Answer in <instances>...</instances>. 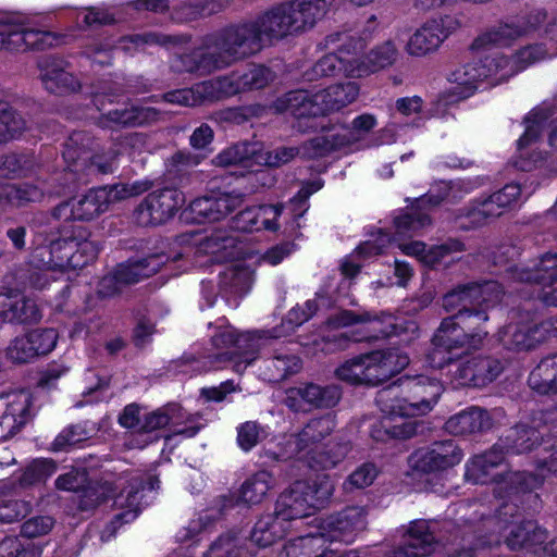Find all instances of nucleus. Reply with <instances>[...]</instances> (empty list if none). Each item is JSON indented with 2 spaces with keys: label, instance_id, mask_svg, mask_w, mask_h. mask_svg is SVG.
<instances>
[{
  "label": "nucleus",
  "instance_id": "obj_1",
  "mask_svg": "<svg viewBox=\"0 0 557 557\" xmlns=\"http://www.w3.org/2000/svg\"><path fill=\"white\" fill-rule=\"evenodd\" d=\"M284 5L265 12L255 23L225 28L208 39L205 47L186 57L184 63L189 72L210 73L244 59L261 47L262 40H272L290 35V21L285 18Z\"/></svg>",
  "mask_w": 557,
  "mask_h": 557
},
{
  "label": "nucleus",
  "instance_id": "obj_2",
  "mask_svg": "<svg viewBox=\"0 0 557 557\" xmlns=\"http://www.w3.org/2000/svg\"><path fill=\"white\" fill-rule=\"evenodd\" d=\"M268 333H237L227 325L221 326L212 336L215 351L206 356L209 366L206 370L219 369L232 361L233 368L240 373L261 356L264 363V380L276 382L295 374L301 369V360L284 347H277Z\"/></svg>",
  "mask_w": 557,
  "mask_h": 557
},
{
  "label": "nucleus",
  "instance_id": "obj_3",
  "mask_svg": "<svg viewBox=\"0 0 557 557\" xmlns=\"http://www.w3.org/2000/svg\"><path fill=\"white\" fill-rule=\"evenodd\" d=\"M400 386L405 394L403 397L398 396L396 386H388L377 394L376 403L385 417L380 425L372 430V437L376 441L412 436L416 433V424L401 419L430 412L443 392L440 380L429 374L401 379Z\"/></svg>",
  "mask_w": 557,
  "mask_h": 557
},
{
  "label": "nucleus",
  "instance_id": "obj_4",
  "mask_svg": "<svg viewBox=\"0 0 557 557\" xmlns=\"http://www.w3.org/2000/svg\"><path fill=\"white\" fill-rule=\"evenodd\" d=\"M334 485L329 475H318L312 483L297 481L283 493L275 506L274 515L262 517L251 532V541L267 547L281 539L288 522L310 516L322 507L333 494Z\"/></svg>",
  "mask_w": 557,
  "mask_h": 557
},
{
  "label": "nucleus",
  "instance_id": "obj_5",
  "mask_svg": "<svg viewBox=\"0 0 557 557\" xmlns=\"http://www.w3.org/2000/svg\"><path fill=\"white\" fill-rule=\"evenodd\" d=\"M543 450H553V453L549 456V461L544 457L543 465L539 467L541 478L531 474L527 476L524 473L518 472L504 475L506 465L504 463L503 447L499 445L469 460L466 465L465 476L475 484L496 483L495 492L499 497L503 496V492L508 493L511 490H533L541 485L545 470L557 473V442L549 444V440L545 441Z\"/></svg>",
  "mask_w": 557,
  "mask_h": 557
},
{
  "label": "nucleus",
  "instance_id": "obj_6",
  "mask_svg": "<svg viewBox=\"0 0 557 557\" xmlns=\"http://www.w3.org/2000/svg\"><path fill=\"white\" fill-rule=\"evenodd\" d=\"M487 321L484 311L475 314L456 313L442 321L433 337V350L428 355L430 367L435 370L449 364L453 358L481 347L487 332L480 326Z\"/></svg>",
  "mask_w": 557,
  "mask_h": 557
},
{
  "label": "nucleus",
  "instance_id": "obj_7",
  "mask_svg": "<svg viewBox=\"0 0 557 557\" xmlns=\"http://www.w3.org/2000/svg\"><path fill=\"white\" fill-rule=\"evenodd\" d=\"M364 527V510L359 507L347 508L318 524L315 533L290 541L280 557H334L335 550L326 547V542L350 543Z\"/></svg>",
  "mask_w": 557,
  "mask_h": 557
},
{
  "label": "nucleus",
  "instance_id": "obj_8",
  "mask_svg": "<svg viewBox=\"0 0 557 557\" xmlns=\"http://www.w3.org/2000/svg\"><path fill=\"white\" fill-rule=\"evenodd\" d=\"M89 236L90 233L79 226L71 235L52 240L47 247L36 248L34 258H38L46 269L33 277L34 287L45 288L52 269H81L92 262L99 252V246Z\"/></svg>",
  "mask_w": 557,
  "mask_h": 557
},
{
  "label": "nucleus",
  "instance_id": "obj_9",
  "mask_svg": "<svg viewBox=\"0 0 557 557\" xmlns=\"http://www.w3.org/2000/svg\"><path fill=\"white\" fill-rule=\"evenodd\" d=\"M359 96L355 82L339 83L309 94L305 90L290 91L274 102L277 112H289L296 117L325 115L349 106Z\"/></svg>",
  "mask_w": 557,
  "mask_h": 557
},
{
  "label": "nucleus",
  "instance_id": "obj_10",
  "mask_svg": "<svg viewBox=\"0 0 557 557\" xmlns=\"http://www.w3.org/2000/svg\"><path fill=\"white\" fill-rule=\"evenodd\" d=\"M409 357L398 349L377 350L352 357L335 369V376L350 385H377L399 373Z\"/></svg>",
  "mask_w": 557,
  "mask_h": 557
},
{
  "label": "nucleus",
  "instance_id": "obj_11",
  "mask_svg": "<svg viewBox=\"0 0 557 557\" xmlns=\"http://www.w3.org/2000/svg\"><path fill=\"white\" fill-rule=\"evenodd\" d=\"M150 188L147 182H134L132 184H117L88 190L79 198L61 203L53 210V215L59 220L90 221L103 212L110 205L140 195Z\"/></svg>",
  "mask_w": 557,
  "mask_h": 557
},
{
  "label": "nucleus",
  "instance_id": "obj_12",
  "mask_svg": "<svg viewBox=\"0 0 557 557\" xmlns=\"http://www.w3.org/2000/svg\"><path fill=\"white\" fill-rule=\"evenodd\" d=\"M62 156L67 169L73 172L107 174L115 170L119 151L98 150L87 135L74 133L66 141Z\"/></svg>",
  "mask_w": 557,
  "mask_h": 557
},
{
  "label": "nucleus",
  "instance_id": "obj_13",
  "mask_svg": "<svg viewBox=\"0 0 557 557\" xmlns=\"http://www.w3.org/2000/svg\"><path fill=\"white\" fill-rule=\"evenodd\" d=\"M460 26L459 18L454 15H441L426 20L410 35L405 50L416 58L432 54Z\"/></svg>",
  "mask_w": 557,
  "mask_h": 557
},
{
  "label": "nucleus",
  "instance_id": "obj_14",
  "mask_svg": "<svg viewBox=\"0 0 557 557\" xmlns=\"http://www.w3.org/2000/svg\"><path fill=\"white\" fill-rule=\"evenodd\" d=\"M351 325H358L351 334V339L355 342L400 334L399 326L393 315L371 318L369 314L356 315L350 311H341L332 315L326 322L325 330L332 332Z\"/></svg>",
  "mask_w": 557,
  "mask_h": 557
},
{
  "label": "nucleus",
  "instance_id": "obj_15",
  "mask_svg": "<svg viewBox=\"0 0 557 557\" xmlns=\"http://www.w3.org/2000/svg\"><path fill=\"white\" fill-rule=\"evenodd\" d=\"M238 94L235 76H222L196 84L191 88H184L168 92L164 100L170 103L193 107L203 102L216 101Z\"/></svg>",
  "mask_w": 557,
  "mask_h": 557
},
{
  "label": "nucleus",
  "instance_id": "obj_16",
  "mask_svg": "<svg viewBox=\"0 0 557 557\" xmlns=\"http://www.w3.org/2000/svg\"><path fill=\"white\" fill-rule=\"evenodd\" d=\"M492 53L486 54L478 62H471L458 66L448 76L451 84V101L470 97L478 88V83L483 79H492L500 83Z\"/></svg>",
  "mask_w": 557,
  "mask_h": 557
},
{
  "label": "nucleus",
  "instance_id": "obj_17",
  "mask_svg": "<svg viewBox=\"0 0 557 557\" xmlns=\"http://www.w3.org/2000/svg\"><path fill=\"white\" fill-rule=\"evenodd\" d=\"M557 337V320L537 322L523 320L509 323L499 332V341L508 349L527 350L535 347L547 337Z\"/></svg>",
  "mask_w": 557,
  "mask_h": 557
},
{
  "label": "nucleus",
  "instance_id": "obj_18",
  "mask_svg": "<svg viewBox=\"0 0 557 557\" xmlns=\"http://www.w3.org/2000/svg\"><path fill=\"white\" fill-rule=\"evenodd\" d=\"M185 201L184 194L175 188L152 191L138 206L136 221L144 226L162 224L170 220Z\"/></svg>",
  "mask_w": 557,
  "mask_h": 557
},
{
  "label": "nucleus",
  "instance_id": "obj_19",
  "mask_svg": "<svg viewBox=\"0 0 557 557\" xmlns=\"http://www.w3.org/2000/svg\"><path fill=\"white\" fill-rule=\"evenodd\" d=\"M341 42L338 53H329L322 57L312 67L309 79L335 76L344 73L346 76V67L355 64V55L363 49V42L355 39L346 34H333L326 38L327 45H336Z\"/></svg>",
  "mask_w": 557,
  "mask_h": 557
},
{
  "label": "nucleus",
  "instance_id": "obj_20",
  "mask_svg": "<svg viewBox=\"0 0 557 557\" xmlns=\"http://www.w3.org/2000/svg\"><path fill=\"white\" fill-rule=\"evenodd\" d=\"M161 264L162 260L159 256L120 264L111 274L102 277L98 292L103 297L114 296L127 285L154 274Z\"/></svg>",
  "mask_w": 557,
  "mask_h": 557
},
{
  "label": "nucleus",
  "instance_id": "obj_21",
  "mask_svg": "<svg viewBox=\"0 0 557 557\" xmlns=\"http://www.w3.org/2000/svg\"><path fill=\"white\" fill-rule=\"evenodd\" d=\"M58 338L54 329L33 330L14 337L7 348V356L13 362H30L50 354L55 348Z\"/></svg>",
  "mask_w": 557,
  "mask_h": 557
},
{
  "label": "nucleus",
  "instance_id": "obj_22",
  "mask_svg": "<svg viewBox=\"0 0 557 557\" xmlns=\"http://www.w3.org/2000/svg\"><path fill=\"white\" fill-rule=\"evenodd\" d=\"M502 363L492 358L471 356L451 364L449 373L456 386H484L502 372Z\"/></svg>",
  "mask_w": 557,
  "mask_h": 557
},
{
  "label": "nucleus",
  "instance_id": "obj_23",
  "mask_svg": "<svg viewBox=\"0 0 557 557\" xmlns=\"http://www.w3.org/2000/svg\"><path fill=\"white\" fill-rule=\"evenodd\" d=\"M342 143H336L330 136H317L300 149L295 147H280L274 150L263 151L260 144V150L257 152L256 165H267L277 168L300 154L305 158H317L333 150Z\"/></svg>",
  "mask_w": 557,
  "mask_h": 557
},
{
  "label": "nucleus",
  "instance_id": "obj_24",
  "mask_svg": "<svg viewBox=\"0 0 557 557\" xmlns=\"http://www.w3.org/2000/svg\"><path fill=\"white\" fill-rule=\"evenodd\" d=\"M414 458V465L419 470L438 472L459 465L463 453L453 441H444L434 443L425 450L418 451Z\"/></svg>",
  "mask_w": 557,
  "mask_h": 557
},
{
  "label": "nucleus",
  "instance_id": "obj_25",
  "mask_svg": "<svg viewBox=\"0 0 557 557\" xmlns=\"http://www.w3.org/2000/svg\"><path fill=\"white\" fill-rule=\"evenodd\" d=\"M334 0H294L284 3L286 20L290 21V35L311 28L317 21L321 20Z\"/></svg>",
  "mask_w": 557,
  "mask_h": 557
},
{
  "label": "nucleus",
  "instance_id": "obj_26",
  "mask_svg": "<svg viewBox=\"0 0 557 557\" xmlns=\"http://www.w3.org/2000/svg\"><path fill=\"white\" fill-rule=\"evenodd\" d=\"M491 53L502 82L536 62L545 60L549 55L548 50L543 45L525 46L510 58L500 51H493Z\"/></svg>",
  "mask_w": 557,
  "mask_h": 557
},
{
  "label": "nucleus",
  "instance_id": "obj_27",
  "mask_svg": "<svg viewBox=\"0 0 557 557\" xmlns=\"http://www.w3.org/2000/svg\"><path fill=\"white\" fill-rule=\"evenodd\" d=\"M5 30L3 49L9 51H25L27 49H44L53 45V36L47 32L34 30L25 27L20 21L5 16Z\"/></svg>",
  "mask_w": 557,
  "mask_h": 557
},
{
  "label": "nucleus",
  "instance_id": "obj_28",
  "mask_svg": "<svg viewBox=\"0 0 557 557\" xmlns=\"http://www.w3.org/2000/svg\"><path fill=\"white\" fill-rule=\"evenodd\" d=\"M243 199L239 195L220 194L218 196L195 199L189 205V211L197 223L215 222L224 219L240 207Z\"/></svg>",
  "mask_w": 557,
  "mask_h": 557
},
{
  "label": "nucleus",
  "instance_id": "obj_29",
  "mask_svg": "<svg viewBox=\"0 0 557 557\" xmlns=\"http://www.w3.org/2000/svg\"><path fill=\"white\" fill-rule=\"evenodd\" d=\"M33 398L28 391H17L7 396L5 410L0 417L2 437L16 434L32 418Z\"/></svg>",
  "mask_w": 557,
  "mask_h": 557
},
{
  "label": "nucleus",
  "instance_id": "obj_30",
  "mask_svg": "<svg viewBox=\"0 0 557 557\" xmlns=\"http://www.w3.org/2000/svg\"><path fill=\"white\" fill-rule=\"evenodd\" d=\"M282 213L281 206L267 205L252 207L240 211L233 219V227L240 232L271 231L278 228V218Z\"/></svg>",
  "mask_w": 557,
  "mask_h": 557
},
{
  "label": "nucleus",
  "instance_id": "obj_31",
  "mask_svg": "<svg viewBox=\"0 0 557 557\" xmlns=\"http://www.w3.org/2000/svg\"><path fill=\"white\" fill-rule=\"evenodd\" d=\"M397 54L395 44L392 40H386L374 47L362 60L355 55V64H349L346 67L347 75L348 77H364L379 72L391 66Z\"/></svg>",
  "mask_w": 557,
  "mask_h": 557
},
{
  "label": "nucleus",
  "instance_id": "obj_32",
  "mask_svg": "<svg viewBox=\"0 0 557 557\" xmlns=\"http://www.w3.org/2000/svg\"><path fill=\"white\" fill-rule=\"evenodd\" d=\"M139 488H144L141 486V482L138 479H133L129 483V490L127 491L126 495H124V491L119 495H115V487L113 488L111 484L106 483L98 488L88 490L85 497L90 498L92 495H97V499L101 496L102 500L108 497H114V505L126 509L121 515H119L116 519L122 520L123 522H131L137 517L140 510L141 497L139 495Z\"/></svg>",
  "mask_w": 557,
  "mask_h": 557
},
{
  "label": "nucleus",
  "instance_id": "obj_33",
  "mask_svg": "<svg viewBox=\"0 0 557 557\" xmlns=\"http://www.w3.org/2000/svg\"><path fill=\"white\" fill-rule=\"evenodd\" d=\"M546 120L547 114L543 109L533 110L524 120L525 131L517 143L518 159L516 161V166L522 171H530L542 159L540 153L529 158V148L539 138L542 126Z\"/></svg>",
  "mask_w": 557,
  "mask_h": 557
},
{
  "label": "nucleus",
  "instance_id": "obj_34",
  "mask_svg": "<svg viewBox=\"0 0 557 557\" xmlns=\"http://www.w3.org/2000/svg\"><path fill=\"white\" fill-rule=\"evenodd\" d=\"M198 252L210 257L213 262H224L238 258L242 249L235 236L223 230H215L199 244Z\"/></svg>",
  "mask_w": 557,
  "mask_h": 557
},
{
  "label": "nucleus",
  "instance_id": "obj_35",
  "mask_svg": "<svg viewBox=\"0 0 557 557\" xmlns=\"http://www.w3.org/2000/svg\"><path fill=\"white\" fill-rule=\"evenodd\" d=\"M435 540L426 521L419 520L410 524L399 557H424L434 550Z\"/></svg>",
  "mask_w": 557,
  "mask_h": 557
},
{
  "label": "nucleus",
  "instance_id": "obj_36",
  "mask_svg": "<svg viewBox=\"0 0 557 557\" xmlns=\"http://www.w3.org/2000/svg\"><path fill=\"white\" fill-rule=\"evenodd\" d=\"M545 18L543 13H537L532 21L523 22V24H504L483 34L478 39V44L482 46H507L516 38L527 35Z\"/></svg>",
  "mask_w": 557,
  "mask_h": 557
},
{
  "label": "nucleus",
  "instance_id": "obj_37",
  "mask_svg": "<svg viewBox=\"0 0 557 557\" xmlns=\"http://www.w3.org/2000/svg\"><path fill=\"white\" fill-rule=\"evenodd\" d=\"M512 278L520 282H534L542 286L557 280V253H547L534 261L530 267L512 271Z\"/></svg>",
  "mask_w": 557,
  "mask_h": 557
},
{
  "label": "nucleus",
  "instance_id": "obj_38",
  "mask_svg": "<svg viewBox=\"0 0 557 557\" xmlns=\"http://www.w3.org/2000/svg\"><path fill=\"white\" fill-rule=\"evenodd\" d=\"M445 426L455 435H463L488 430L492 420L485 410L473 407L450 417Z\"/></svg>",
  "mask_w": 557,
  "mask_h": 557
},
{
  "label": "nucleus",
  "instance_id": "obj_39",
  "mask_svg": "<svg viewBox=\"0 0 557 557\" xmlns=\"http://www.w3.org/2000/svg\"><path fill=\"white\" fill-rule=\"evenodd\" d=\"M182 408L177 405H170L159 408L149 413L143 414V423L140 424V434L146 435L144 445L158 438L154 434L157 431L165 428L169 424L174 426L178 425V420L182 418Z\"/></svg>",
  "mask_w": 557,
  "mask_h": 557
},
{
  "label": "nucleus",
  "instance_id": "obj_40",
  "mask_svg": "<svg viewBox=\"0 0 557 557\" xmlns=\"http://www.w3.org/2000/svg\"><path fill=\"white\" fill-rule=\"evenodd\" d=\"M547 539L546 532L539 528L533 521H527L522 524H512L506 535V544L510 549L533 548L541 546Z\"/></svg>",
  "mask_w": 557,
  "mask_h": 557
},
{
  "label": "nucleus",
  "instance_id": "obj_41",
  "mask_svg": "<svg viewBox=\"0 0 557 557\" xmlns=\"http://www.w3.org/2000/svg\"><path fill=\"white\" fill-rule=\"evenodd\" d=\"M158 112L148 107H132L129 109L108 112L100 121L102 127L137 126L157 119Z\"/></svg>",
  "mask_w": 557,
  "mask_h": 557
},
{
  "label": "nucleus",
  "instance_id": "obj_42",
  "mask_svg": "<svg viewBox=\"0 0 557 557\" xmlns=\"http://www.w3.org/2000/svg\"><path fill=\"white\" fill-rule=\"evenodd\" d=\"M260 150L259 143H242L227 147L221 151L213 163L218 166L240 165L245 169H252L256 165L257 152Z\"/></svg>",
  "mask_w": 557,
  "mask_h": 557
},
{
  "label": "nucleus",
  "instance_id": "obj_43",
  "mask_svg": "<svg viewBox=\"0 0 557 557\" xmlns=\"http://www.w3.org/2000/svg\"><path fill=\"white\" fill-rule=\"evenodd\" d=\"M40 76L45 88L52 94L62 95L79 88V83L73 74L55 62L42 65Z\"/></svg>",
  "mask_w": 557,
  "mask_h": 557
},
{
  "label": "nucleus",
  "instance_id": "obj_44",
  "mask_svg": "<svg viewBox=\"0 0 557 557\" xmlns=\"http://www.w3.org/2000/svg\"><path fill=\"white\" fill-rule=\"evenodd\" d=\"M333 429L334 421L331 417L311 420L298 435L292 436L290 445H294L295 448L290 450V454L306 450L329 435Z\"/></svg>",
  "mask_w": 557,
  "mask_h": 557
},
{
  "label": "nucleus",
  "instance_id": "obj_45",
  "mask_svg": "<svg viewBox=\"0 0 557 557\" xmlns=\"http://www.w3.org/2000/svg\"><path fill=\"white\" fill-rule=\"evenodd\" d=\"M532 389L542 393H557V354L543 358L529 375Z\"/></svg>",
  "mask_w": 557,
  "mask_h": 557
},
{
  "label": "nucleus",
  "instance_id": "obj_46",
  "mask_svg": "<svg viewBox=\"0 0 557 557\" xmlns=\"http://www.w3.org/2000/svg\"><path fill=\"white\" fill-rule=\"evenodd\" d=\"M398 248L407 256H413L426 265H435L441 262L451 250H461L459 243L434 246L426 249L422 242L399 243Z\"/></svg>",
  "mask_w": 557,
  "mask_h": 557
},
{
  "label": "nucleus",
  "instance_id": "obj_47",
  "mask_svg": "<svg viewBox=\"0 0 557 557\" xmlns=\"http://www.w3.org/2000/svg\"><path fill=\"white\" fill-rule=\"evenodd\" d=\"M272 474L268 471H259L248 478L242 485L240 499L250 505L259 504L274 486Z\"/></svg>",
  "mask_w": 557,
  "mask_h": 557
},
{
  "label": "nucleus",
  "instance_id": "obj_48",
  "mask_svg": "<svg viewBox=\"0 0 557 557\" xmlns=\"http://www.w3.org/2000/svg\"><path fill=\"white\" fill-rule=\"evenodd\" d=\"M44 189L33 184H2L0 185V202L7 201L13 206H23L27 202L38 201L44 197Z\"/></svg>",
  "mask_w": 557,
  "mask_h": 557
},
{
  "label": "nucleus",
  "instance_id": "obj_49",
  "mask_svg": "<svg viewBox=\"0 0 557 557\" xmlns=\"http://www.w3.org/2000/svg\"><path fill=\"white\" fill-rule=\"evenodd\" d=\"M305 386L310 409L331 408L341 399L342 392L337 385L321 386L314 383H305Z\"/></svg>",
  "mask_w": 557,
  "mask_h": 557
},
{
  "label": "nucleus",
  "instance_id": "obj_50",
  "mask_svg": "<svg viewBox=\"0 0 557 557\" xmlns=\"http://www.w3.org/2000/svg\"><path fill=\"white\" fill-rule=\"evenodd\" d=\"M317 311V304L314 300H308L302 307L298 306L293 308L286 319L281 325V330L267 331L271 337L280 338L288 335L295 327L308 321Z\"/></svg>",
  "mask_w": 557,
  "mask_h": 557
},
{
  "label": "nucleus",
  "instance_id": "obj_51",
  "mask_svg": "<svg viewBox=\"0 0 557 557\" xmlns=\"http://www.w3.org/2000/svg\"><path fill=\"white\" fill-rule=\"evenodd\" d=\"M234 76L238 92L263 88L273 79L271 71L262 65H252L242 74L234 73Z\"/></svg>",
  "mask_w": 557,
  "mask_h": 557
},
{
  "label": "nucleus",
  "instance_id": "obj_52",
  "mask_svg": "<svg viewBox=\"0 0 557 557\" xmlns=\"http://www.w3.org/2000/svg\"><path fill=\"white\" fill-rule=\"evenodd\" d=\"M24 127V120L7 102L0 101V141L15 137Z\"/></svg>",
  "mask_w": 557,
  "mask_h": 557
},
{
  "label": "nucleus",
  "instance_id": "obj_53",
  "mask_svg": "<svg viewBox=\"0 0 557 557\" xmlns=\"http://www.w3.org/2000/svg\"><path fill=\"white\" fill-rule=\"evenodd\" d=\"M504 213L499 202L495 201V197L491 195L483 200L478 201L468 212V218L473 226L486 223L491 219H495Z\"/></svg>",
  "mask_w": 557,
  "mask_h": 557
},
{
  "label": "nucleus",
  "instance_id": "obj_54",
  "mask_svg": "<svg viewBox=\"0 0 557 557\" xmlns=\"http://www.w3.org/2000/svg\"><path fill=\"white\" fill-rule=\"evenodd\" d=\"M470 285L458 287L444 296L443 307L446 311L465 312L467 314H475L472 297H469Z\"/></svg>",
  "mask_w": 557,
  "mask_h": 557
},
{
  "label": "nucleus",
  "instance_id": "obj_55",
  "mask_svg": "<svg viewBox=\"0 0 557 557\" xmlns=\"http://www.w3.org/2000/svg\"><path fill=\"white\" fill-rule=\"evenodd\" d=\"M537 433L539 431L533 428H528L525 425L517 426L507 436V440L511 442V445H509L507 449L516 454H521L532 449L537 442Z\"/></svg>",
  "mask_w": 557,
  "mask_h": 557
},
{
  "label": "nucleus",
  "instance_id": "obj_56",
  "mask_svg": "<svg viewBox=\"0 0 557 557\" xmlns=\"http://www.w3.org/2000/svg\"><path fill=\"white\" fill-rule=\"evenodd\" d=\"M503 290L497 282L470 285L469 297H472L474 306H493L500 300Z\"/></svg>",
  "mask_w": 557,
  "mask_h": 557
},
{
  "label": "nucleus",
  "instance_id": "obj_57",
  "mask_svg": "<svg viewBox=\"0 0 557 557\" xmlns=\"http://www.w3.org/2000/svg\"><path fill=\"white\" fill-rule=\"evenodd\" d=\"M346 451L344 446H339L336 451L318 450L314 447L310 448L305 457L311 468L331 469L344 458Z\"/></svg>",
  "mask_w": 557,
  "mask_h": 557
},
{
  "label": "nucleus",
  "instance_id": "obj_58",
  "mask_svg": "<svg viewBox=\"0 0 557 557\" xmlns=\"http://www.w3.org/2000/svg\"><path fill=\"white\" fill-rule=\"evenodd\" d=\"M57 471V466L49 459L34 460L25 469L21 482L25 485H32L47 480Z\"/></svg>",
  "mask_w": 557,
  "mask_h": 557
},
{
  "label": "nucleus",
  "instance_id": "obj_59",
  "mask_svg": "<svg viewBox=\"0 0 557 557\" xmlns=\"http://www.w3.org/2000/svg\"><path fill=\"white\" fill-rule=\"evenodd\" d=\"M265 436V430L253 421H247L237 429L238 445L246 451L255 447Z\"/></svg>",
  "mask_w": 557,
  "mask_h": 557
},
{
  "label": "nucleus",
  "instance_id": "obj_60",
  "mask_svg": "<svg viewBox=\"0 0 557 557\" xmlns=\"http://www.w3.org/2000/svg\"><path fill=\"white\" fill-rule=\"evenodd\" d=\"M12 311L16 317L11 318L10 322L34 323L41 318L37 305L33 300L26 299L21 293Z\"/></svg>",
  "mask_w": 557,
  "mask_h": 557
},
{
  "label": "nucleus",
  "instance_id": "obj_61",
  "mask_svg": "<svg viewBox=\"0 0 557 557\" xmlns=\"http://www.w3.org/2000/svg\"><path fill=\"white\" fill-rule=\"evenodd\" d=\"M88 438V432L82 425H72L64 429L52 442L53 450H64Z\"/></svg>",
  "mask_w": 557,
  "mask_h": 557
},
{
  "label": "nucleus",
  "instance_id": "obj_62",
  "mask_svg": "<svg viewBox=\"0 0 557 557\" xmlns=\"http://www.w3.org/2000/svg\"><path fill=\"white\" fill-rule=\"evenodd\" d=\"M377 475L376 468L371 463H364L356 469L345 482V490L364 488L373 483Z\"/></svg>",
  "mask_w": 557,
  "mask_h": 557
},
{
  "label": "nucleus",
  "instance_id": "obj_63",
  "mask_svg": "<svg viewBox=\"0 0 557 557\" xmlns=\"http://www.w3.org/2000/svg\"><path fill=\"white\" fill-rule=\"evenodd\" d=\"M322 188L320 181H313L305 184L298 194L292 199L290 205L292 211L295 216L300 218L308 210V199L315 191Z\"/></svg>",
  "mask_w": 557,
  "mask_h": 557
},
{
  "label": "nucleus",
  "instance_id": "obj_64",
  "mask_svg": "<svg viewBox=\"0 0 557 557\" xmlns=\"http://www.w3.org/2000/svg\"><path fill=\"white\" fill-rule=\"evenodd\" d=\"M205 557H239V549L234 537L223 536L211 545Z\"/></svg>",
  "mask_w": 557,
  "mask_h": 557
}]
</instances>
